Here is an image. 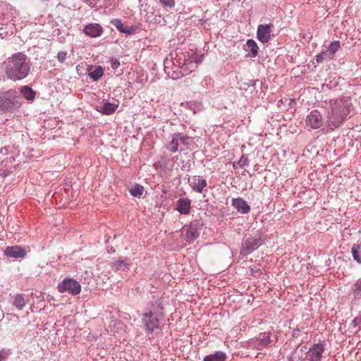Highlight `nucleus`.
<instances>
[{
	"label": "nucleus",
	"mask_w": 361,
	"mask_h": 361,
	"mask_svg": "<svg viewBox=\"0 0 361 361\" xmlns=\"http://www.w3.org/2000/svg\"><path fill=\"white\" fill-rule=\"evenodd\" d=\"M116 269H124L126 267V264L123 262H118L116 264Z\"/></svg>",
	"instance_id": "obj_36"
},
{
	"label": "nucleus",
	"mask_w": 361,
	"mask_h": 361,
	"mask_svg": "<svg viewBox=\"0 0 361 361\" xmlns=\"http://www.w3.org/2000/svg\"><path fill=\"white\" fill-rule=\"evenodd\" d=\"M246 45L251 52L250 56L252 58L256 57L258 54V46L255 41L253 39H248L247 41Z\"/></svg>",
	"instance_id": "obj_22"
},
{
	"label": "nucleus",
	"mask_w": 361,
	"mask_h": 361,
	"mask_svg": "<svg viewBox=\"0 0 361 361\" xmlns=\"http://www.w3.org/2000/svg\"><path fill=\"white\" fill-rule=\"evenodd\" d=\"M135 30H136V27L135 26L126 27L124 34L130 35L134 34L135 32Z\"/></svg>",
	"instance_id": "obj_34"
},
{
	"label": "nucleus",
	"mask_w": 361,
	"mask_h": 361,
	"mask_svg": "<svg viewBox=\"0 0 361 361\" xmlns=\"http://www.w3.org/2000/svg\"><path fill=\"white\" fill-rule=\"evenodd\" d=\"M130 193L133 197H140L144 191V188L142 185H135L134 186H132L130 190Z\"/></svg>",
	"instance_id": "obj_26"
},
{
	"label": "nucleus",
	"mask_w": 361,
	"mask_h": 361,
	"mask_svg": "<svg viewBox=\"0 0 361 361\" xmlns=\"http://www.w3.org/2000/svg\"><path fill=\"white\" fill-rule=\"evenodd\" d=\"M142 322L145 326L146 329L152 331L155 328L159 327V319L157 314L152 312L143 314Z\"/></svg>",
	"instance_id": "obj_10"
},
{
	"label": "nucleus",
	"mask_w": 361,
	"mask_h": 361,
	"mask_svg": "<svg viewBox=\"0 0 361 361\" xmlns=\"http://www.w3.org/2000/svg\"><path fill=\"white\" fill-rule=\"evenodd\" d=\"M111 68L113 69H117L120 66V62L116 59H111Z\"/></svg>",
	"instance_id": "obj_35"
},
{
	"label": "nucleus",
	"mask_w": 361,
	"mask_h": 361,
	"mask_svg": "<svg viewBox=\"0 0 361 361\" xmlns=\"http://www.w3.org/2000/svg\"><path fill=\"white\" fill-rule=\"evenodd\" d=\"M269 343V335L267 333H262L259 335L257 340L252 341L251 345H254L255 348L259 350L267 347Z\"/></svg>",
	"instance_id": "obj_15"
},
{
	"label": "nucleus",
	"mask_w": 361,
	"mask_h": 361,
	"mask_svg": "<svg viewBox=\"0 0 361 361\" xmlns=\"http://www.w3.org/2000/svg\"><path fill=\"white\" fill-rule=\"evenodd\" d=\"M67 53L66 51H59L57 54V59L59 62L63 63L66 59Z\"/></svg>",
	"instance_id": "obj_33"
},
{
	"label": "nucleus",
	"mask_w": 361,
	"mask_h": 361,
	"mask_svg": "<svg viewBox=\"0 0 361 361\" xmlns=\"http://www.w3.org/2000/svg\"><path fill=\"white\" fill-rule=\"evenodd\" d=\"M6 248H15V249H17V248H21L20 246L18 245H15V246H8Z\"/></svg>",
	"instance_id": "obj_40"
},
{
	"label": "nucleus",
	"mask_w": 361,
	"mask_h": 361,
	"mask_svg": "<svg viewBox=\"0 0 361 361\" xmlns=\"http://www.w3.org/2000/svg\"><path fill=\"white\" fill-rule=\"evenodd\" d=\"M180 142H181L183 145L186 146L187 147H188V145H190V142H192V138L187 136V135H184L183 133H180Z\"/></svg>",
	"instance_id": "obj_28"
},
{
	"label": "nucleus",
	"mask_w": 361,
	"mask_h": 361,
	"mask_svg": "<svg viewBox=\"0 0 361 361\" xmlns=\"http://www.w3.org/2000/svg\"><path fill=\"white\" fill-rule=\"evenodd\" d=\"M271 25L261 24L257 27V39L262 43H267L271 39Z\"/></svg>",
	"instance_id": "obj_11"
},
{
	"label": "nucleus",
	"mask_w": 361,
	"mask_h": 361,
	"mask_svg": "<svg viewBox=\"0 0 361 361\" xmlns=\"http://www.w3.org/2000/svg\"><path fill=\"white\" fill-rule=\"evenodd\" d=\"M324 123L323 118L319 111L317 110L312 111L305 120L307 126L312 129H318L322 126Z\"/></svg>",
	"instance_id": "obj_9"
},
{
	"label": "nucleus",
	"mask_w": 361,
	"mask_h": 361,
	"mask_svg": "<svg viewBox=\"0 0 361 361\" xmlns=\"http://www.w3.org/2000/svg\"><path fill=\"white\" fill-rule=\"evenodd\" d=\"M58 289L61 293L67 292L69 294L76 295L80 293L81 286L76 280L68 278L59 284Z\"/></svg>",
	"instance_id": "obj_5"
},
{
	"label": "nucleus",
	"mask_w": 361,
	"mask_h": 361,
	"mask_svg": "<svg viewBox=\"0 0 361 361\" xmlns=\"http://www.w3.org/2000/svg\"><path fill=\"white\" fill-rule=\"evenodd\" d=\"M262 245V240L259 235L249 236L245 239L243 248H258Z\"/></svg>",
	"instance_id": "obj_17"
},
{
	"label": "nucleus",
	"mask_w": 361,
	"mask_h": 361,
	"mask_svg": "<svg viewBox=\"0 0 361 361\" xmlns=\"http://www.w3.org/2000/svg\"><path fill=\"white\" fill-rule=\"evenodd\" d=\"M169 61H166L165 62V66H164V70H165V72L168 74V75H170L171 73L169 71H168L169 69V66H167L169 64Z\"/></svg>",
	"instance_id": "obj_37"
},
{
	"label": "nucleus",
	"mask_w": 361,
	"mask_h": 361,
	"mask_svg": "<svg viewBox=\"0 0 361 361\" xmlns=\"http://www.w3.org/2000/svg\"><path fill=\"white\" fill-rule=\"evenodd\" d=\"M191 209V200L188 197L180 198L176 204V210L180 214H189Z\"/></svg>",
	"instance_id": "obj_12"
},
{
	"label": "nucleus",
	"mask_w": 361,
	"mask_h": 361,
	"mask_svg": "<svg viewBox=\"0 0 361 361\" xmlns=\"http://www.w3.org/2000/svg\"><path fill=\"white\" fill-rule=\"evenodd\" d=\"M111 24L116 27V28L122 33H124L126 27L123 26V23L120 19H113L111 20Z\"/></svg>",
	"instance_id": "obj_27"
},
{
	"label": "nucleus",
	"mask_w": 361,
	"mask_h": 361,
	"mask_svg": "<svg viewBox=\"0 0 361 361\" xmlns=\"http://www.w3.org/2000/svg\"><path fill=\"white\" fill-rule=\"evenodd\" d=\"M6 358V355H3L1 353H0V361L4 360Z\"/></svg>",
	"instance_id": "obj_39"
},
{
	"label": "nucleus",
	"mask_w": 361,
	"mask_h": 361,
	"mask_svg": "<svg viewBox=\"0 0 361 361\" xmlns=\"http://www.w3.org/2000/svg\"><path fill=\"white\" fill-rule=\"evenodd\" d=\"M25 298H23L22 294H18L13 299V305L20 310L25 306Z\"/></svg>",
	"instance_id": "obj_24"
},
{
	"label": "nucleus",
	"mask_w": 361,
	"mask_h": 361,
	"mask_svg": "<svg viewBox=\"0 0 361 361\" xmlns=\"http://www.w3.org/2000/svg\"><path fill=\"white\" fill-rule=\"evenodd\" d=\"M232 205L238 212L243 214H247L250 211V207L247 202L241 197L233 199Z\"/></svg>",
	"instance_id": "obj_13"
},
{
	"label": "nucleus",
	"mask_w": 361,
	"mask_h": 361,
	"mask_svg": "<svg viewBox=\"0 0 361 361\" xmlns=\"http://www.w3.org/2000/svg\"><path fill=\"white\" fill-rule=\"evenodd\" d=\"M188 183L192 191L200 194L205 191L207 186L206 179L200 176H192L188 178Z\"/></svg>",
	"instance_id": "obj_8"
},
{
	"label": "nucleus",
	"mask_w": 361,
	"mask_h": 361,
	"mask_svg": "<svg viewBox=\"0 0 361 361\" xmlns=\"http://www.w3.org/2000/svg\"><path fill=\"white\" fill-rule=\"evenodd\" d=\"M324 346L322 344H314L307 351L306 347L300 348L302 353L307 354V357L309 361H321L322 353H324Z\"/></svg>",
	"instance_id": "obj_7"
},
{
	"label": "nucleus",
	"mask_w": 361,
	"mask_h": 361,
	"mask_svg": "<svg viewBox=\"0 0 361 361\" xmlns=\"http://www.w3.org/2000/svg\"><path fill=\"white\" fill-rule=\"evenodd\" d=\"M103 68L101 66H97L94 70L90 71L88 73V75L90 77V78L96 81L103 75Z\"/></svg>",
	"instance_id": "obj_25"
},
{
	"label": "nucleus",
	"mask_w": 361,
	"mask_h": 361,
	"mask_svg": "<svg viewBox=\"0 0 361 361\" xmlns=\"http://www.w3.org/2000/svg\"><path fill=\"white\" fill-rule=\"evenodd\" d=\"M198 225L199 223L197 221H192L188 226L186 233H185V239L188 241L194 240L196 239L199 233L198 231Z\"/></svg>",
	"instance_id": "obj_16"
},
{
	"label": "nucleus",
	"mask_w": 361,
	"mask_h": 361,
	"mask_svg": "<svg viewBox=\"0 0 361 361\" xmlns=\"http://www.w3.org/2000/svg\"><path fill=\"white\" fill-rule=\"evenodd\" d=\"M20 92L23 96L27 100H32L35 97V92L31 87L28 86L23 87L20 90Z\"/></svg>",
	"instance_id": "obj_23"
},
{
	"label": "nucleus",
	"mask_w": 361,
	"mask_h": 361,
	"mask_svg": "<svg viewBox=\"0 0 361 361\" xmlns=\"http://www.w3.org/2000/svg\"><path fill=\"white\" fill-rule=\"evenodd\" d=\"M4 252L5 255L15 258H22L25 256L24 250H5Z\"/></svg>",
	"instance_id": "obj_21"
},
{
	"label": "nucleus",
	"mask_w": 361,
	"mask_h": 361,
	"mask_svg": "<svg viewBox=\"0 0 361 361\" xmlns=\"http://www.w3.org/2000/svg\"><path fill=\"white\" fill-rule=\"evenodd\" d=\"M117 107H118V105H116V104L109 103V102H106L104 104V106L102 107V109L100 111L103 114L110 115L116 111Z\"/></svg>",
	"instance_id": "obj_20"
},
{
	"label": "nucleus",
	"mask_w": 361,
	"mask_h": 361,
	"mask_svg": "<svg viewBox=\"0 0 361 361\" xmlns=\"http://www.w3.org/2000/svg\"><path fill=\"white\" fill-rule=\"evenodd\" d=\"M331 111L328 115V126L331 130L338 128L349 113L348 104L340 99L331 104Z\"/></svg>",
	"instance_id": "obj_2"
},
{
	"label": "nucleus",
	"mask_w": 361,
	"mask_h": 361,
	"mask_svg": "<svg viewBox=\"0 0 361 361\" xmlns=\"http://www.w3.org/2000/svg\"><path fill=\"white\" fill-rule=\"evenodd\" d=\"M238 164L240 166V167H244V166H247L249 165V163H248V159L247 157H245L244 155H242V157H240V159H239L238 162Z\"/></svg>",
	"instance_id": "obj_31"
},
{
	"label": "nucleus",
	"mask_w": 361,
	"mask_h": 361,
	"mask_svg": "<svg viewBox=\"0 0 361 361\" xmlns=\"http://www.w3.org/2000/svg\"><path fill=\"white\" fill-rule=\"evenodd\" d=\"M161 4L164 7L172 8L175 5L174 0H159Z\"/></svg>",
	"instance_id": "obj_30"
},
{
	"label": "nucleus",
	"mask_w": 361,
	"mask_h": 361,
	"mask_svg": "<svg viewBox=\"0 0 361 361\" xmlns=\"http://www.w3.org/2000/svg\"><path fill=\"white\" fill-rule=\"evenodd\" d=\"M339 41L332 42L326 50L322 51L315 56V60L317 63H321L324 61H329L333 59L335 53L340 49Z\"/></svg>",
	"instance_id": "obj_6"
},
{
	"label": "nucleus",
	"mask_w": 361,
	"mask_h": 361,
	"mask_svg": "<svg viewBox=\"0 0 361 361\" xmlns=\"http://www.w3.org/2000/svg\"><path fill=\"white\" fill-rule=\"evenodd\" d=\"M20 104L19 98L12 95L10 91L0 95V111L11 112L20 107Z\"/></svg>",
	"instance_id": "obj_4"
},
{
	"label": "nucleus",
	"mask_w": 361,
	"mask_h": 361,
	"mask_svg": "<svg viewBox=\"0 0 361 361\" xmlns=\"http://www.w3.org/2000/svg\"><path fill=\"white\" fill-rule=\"evenodd\" d=\"M353 286H354V289H353L354 293L358 294V293H361V279L357 280L356 281V283H354Z\"/></svg>",
	"instance_id": "obj_32"
},
{
	"label": "nucleus",
	"mask_w": 361,
	"mask_h": 361,
	"mask_svg": "<svg viewBox=\"0 0 361 361\" xmlns=\"http://www.w3.org/2000/svg\"><path fill=\"white\" fill-rule=\"evenodd\" d=\"M179 136L180 133H173L171 137V140L166 146V149L173 153H175L178 150L180 137Z\"/></svg>",
	"instance_id": "obj_18"
},
{
	"label": "nucleus",
	"mask_w": 361,
	"mask_h": 361,
	"mask_svg": "<svg viewBox=\"0 0 361 361\" xmlns=\"http://www.w3.org/2000/svg\"><path fill=\"white\" fill-rule=\"evenodd\" d=\"M226 353L222 351H216L204 357V361H226Z\"/></svg>",
	"instance_id": "obj_19"
},
{
	"label": "nucleus",
	"mask_w": 361,
	"mask_h": 361,
	"mask_svg": "<svg viewBox=\"0 0 361 361\" xmlns=\"http://www.w3.org/2000/svg\"><path fill=\"white\" fill-rule=\"evenodd\" d=\"M353 323H355L356 324H361V317L354 319Z\"/></svg>",
	"instance_id": "obj_38"
},
{
	"label": "nucleus",
	"mask_w": 361,
	"mask_h": 361,
	"mask_svg": "<svg viewBox=\"0 0 361 361\" xmlns=\"http://www.w3.org/2000/svg\"><path fill=\"white\" fill-rule=\"evenodd\" d=\"M173 63L174 70L171 75L173 79H177L183 75H186L190 73L197 67L195 61L190 56L189 53H187V55L182 53V56L176 59V61L173 62Z\"/></svg>",
	"instance_id": "obj_3"
},
{
	"label": "nucleus",
	"mask_w": 361,
	"mask_h": 361,
	"mask_svg": "<svg viewBox=\"0 0 361 361\" xmlns=\"http://www.w3.org/2000/svg\"><path fill=\"white\" fill-rule=\"evenodd\" d=\"M353 257L358 263H361V250H352Z\"/></svg>",
	"instance_id": "obj_29"
},
{
	"label": "nucleus",
	"mask_w": 361,
	"mask_h": 361,
	"mask_svg": "<svg viewBox=\"0 0 361 361\" xmlns=\"http://www.w3.org/2000/svg\"><path fill=\"white\" fill-rule=\"evenodd\" d=\"M83 31L91 37H97L102 35V27L97 23H90L84 27Z\"/></svg>",
	"instance_id": "obj_14"
},
{
	"label": "nucleus",
	"mask_w": 361,
	"mask_h": 361,
	"mask_svg": "<svg viewBox=\"0 0 361 361\" xmlns=\"http://www.w3.org/2000/svg\"><path fill=\"white\" fill-rule=\"evenodd\" d=\"M4 67L6 78L16 82L25 78L29 75L31 62L26 54L18 52L4 61Z\"/></svg>",
	"instance_id": "obj_1"
}]
</instances>
